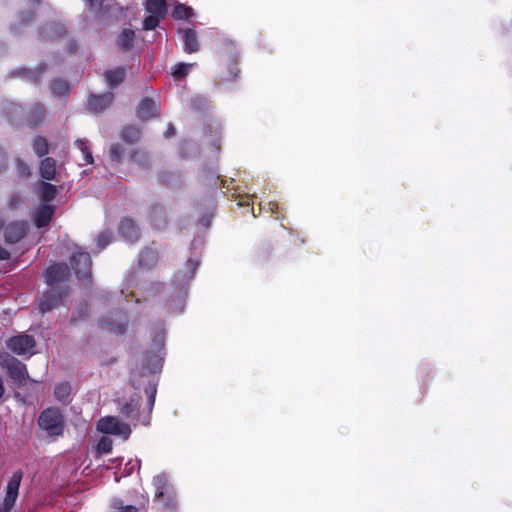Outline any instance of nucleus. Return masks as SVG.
<instances>
[{
	"label": "nucleus",
	"instance_id": "1",
	"mask_svg": "<svg viewBox=\"0 0 512 512\" xmlns=\"http://www.w3.org/2000/svg\"><path fill=\"white\" fill-rule=\"evenodd\" d=\"M156 336L155 334L153 338V349L144 353L141 366L132 369L129 377V382L134 389H144L150 405H153L156 399L157 382L154 380V374L160 364V350Z\"/></svg>",
	"mask_w": 512,
	"mask_h": 512
},
{
	"label": "nucleus",
	"instance_id": "2",
	"mask_svg": "<svg viewBox=\"0 0 512 512\" xmlns=\"http://www.w3.org/2000/svg\"><path fill=\"white\" fill-rule=\"evenodd\" d=\"M37 425L39 430L42 431L46 437L55 440L63 436L66 421L59 408L48 407L40 413Z\"/></svg>",
	"mask_w": 512,
	"mask_h": 512
},
{
	"label": "nucleus",
	"instance_id": "3",
	"mask_svg": "<svg viewBox=\"0 0 512 512\" xmlns=\"http://www.w3.org/2000/svg\"><path fill=\"white\" fill-rule=\"evenodd\" d=\"M0 366L7 370L9 377L19 387L29 379L26 365L7 352H0Z\"/></svg>",
	"mask_w": 512,
	"mask_h": 512
},
{
	"label": "nucleus",
	"instance_id": "4",
	"mask_svg": "<svg viewBox=\"0 0 512 512\" xmlns=\"http://www.w3.org/2000/svg\"><path fill=\"white\" fill-rule=\"evenodd\" d=\"M23 479V471L16 470L7 482L5 496L0 504V512H11L19 495V488Z\"/></svg>",
	"mask_w": 512,
	"mask_h": 512
},
{
	"label": "nucleus",
	"instance_id": "5",
	"mask_svg": "<svg viewBox=\"0 0 512 512\" xmlns=\"http://www.w3.org/2000/svg\"><path fill=\"white\" fill-rule=\"evenodd\" d=\"M68 287H51L39 299L38 308L40 312L47 313L57 308L68 294Z\"/></svg>",
	"mask_w": 512,
	"mask_h": 512
},
{
	"label": "nucleus",
	"instance_id": "6",
	"mask_svg": "<svg viewBox=\"0 0 512 512\" xmlns=\"http://www.w3.org/2000/svg\"><path fill=\"white\" fill-rule=\"evenodd\" d=\"M97 428L104 434L121 436L128 439L131 434V428L128 424L121 422L114 416H107L98 421Z\"/></svg>",
	"mask_w": 512,
	"mask_h": 512
},
{
	"label": "nucleus",
	"instance_id": "7",
	"mask_svg": "<svg viewBox=\"0 0 512 512\" xmlns=\"http://www.w3.org/2000/svg\"><path fill=\"white\" fill-rule=\"evenodd\" d=\"M100 327L116 335L124 334L128 327L127 316L121 311L110 313L100 321Z\"/></svg>",
	"mask_w": 512,
	"mask_h": 512
},
{
	"label": "nucleus",
	"instance_id": "8",
	"mask_svg": "<svg viewBox=\"0 0 512 512\" xmlns=\"http://www.w3.org/2000/svg\"><path fill=\"white\" fill-rule=\"evenodd\" d=\"M70 263L78 280L90 279L92 261L88 252L74 253L70 258Z\"/></svg>",
	"mask_w": 512,
	"mask_h": 512
},
{
	"label": "nucleus",
	"instance_id": "9",
	"mask_svg": "<svg viewBox=\"0 0 512 512\" xmlns=\"http://www.w3.org/2000/svg\"><path fill=\"white\" fill-rule=\"evenodd\" d=\"M70 276V269L66 263H56L49 266L45 272L47 285L54 287L58 283L65 282Z\"/></svg>",
	"mask_w": 512,
	"mask_h": 512
},
{
	"label": "nucleus",
	"instance_id": "10",
	"mask_svg": "<svg viewBox=\"0 0 512 512\" xmlns=\"http://www.w3.org/2000/svg\"><path fill=\"white\" fill-rule=\"evenodd\" d=\"M7 347L17 355H24L35 347V339L31 335L21 334L10 337L7 340Z\"/></svg>",
	"mask_w": 512,
	"mask_h": 512
},
{
	"label": "nucleus",
	"instance_id": "11",
	"mask_svg": "<svg viewBox=\"0 0 512 512\" xmlns=\"http://www.w3.org/2000/svg\"><path fill=\"white\" fill-rule=\"evenodd\" d=\"M114 101V94L106 92L101 95L90 94L87 99V109L94 114L102 113L109 108Z\"/></svg>",
	"mask_w": 512,
	"mask_h": 512
},
{
	"label": "nucleus",
	"instance_id": "12",
	"mask_svg": "<svg viewBox=\"0 0 512 512\" xmlns=\"http://www.w3.org/2000/svg\"><path fill=\"white\" fill-rule=\"evenodd\" d=\"M27 232L26 221L11 222L4 229V239L9 244H16L26 236Z\"/></svg>",
	"mask_w": 512,
	"mask_h": 512
},
{
	"label": "nucleus",
	"instance_id": "13",
	"mask_svg": "<svg viewBox=\"0 0 512 512\" xmlns=\"http://www.w3.org/2000/svg\"><path fill=\"white\" fill-rule=\"evenodd\" d=\"M145 12L148 13L143 20L144 30H153L160 23V0H146Z\"/></svg>",
	"mask_w": 512,
	"mask_h": 512
},
{
	"label": "nucleus",
	"instance_id": "14",
	"mask_svg": "<svg viewBox=\"0 0 512 512\" xmlns=\"http://www.w3.org/2000/svg\"><path fill=\"white\" fill-rule=\"evenodd\" d=\"M45 116V106L42 103L36 102L29 107L25 121L29 128H36L44 122Z\"/></svg>",
	"mask_w": 512,
	"mask_h": 512
},
{
	"label": "nucleus",
	"instance_id": "15",
	"mask_svg": "<svg viewBox=\"0 0 512 512\" xmlns=\"http://www.w3.org/2000/svg\"><path fill=\"white\" fill-rule=\"evenodd\" d=\"M118 232L126 241L135 242L138 240L140 232L138 226L133 220L124 218L120 221Z\"/></svg>",
	"mask_w": 512,
	"mask_h": 512
},
{
	"label": "nucleus",
	"instance_id": "16",
	"mask_svg": "<svg viewBox=\"0 0 512 512\" xmlns=\"http://www.w3.org/2000/svg\"><path fill=\"white\" fill-rule=\"evenodd\" d=\"M143 505L144 503L140 497H137V499L131 503H127L122 498H113L110 502L112 512H139Z\"/></svg>",
	"mask_w": 512,
	"mask_h": 512
},
{
	"label": "nucleus",
	"instance_id": "17",
	"mask_svg": "<svg viewBox=\"0 0 512 512\" xmlns=\"http://www.w3.org/2000/svg\"><path fill=\"white\" fill-rule=\"evenodd\" d=\"M54 216V207L50 204L41 205L34 215V223L37 228L47 227Z\"/></svg>",
	"mask_w": 512,
	"mask_h": 512
},
{
	"label": "nucleus",
	"instance_id": "18",
	"mask_svg": "<svg viewBox=\"0 0 512 512\" xmlns=\"http://www.w3.org/2000/svg\"><path fill=\"white\" fill-rule=\"evenodd\" d=\"M66 34V28L62 24L51 22L43 28L41 36L45 40L55 41L62 39Z\"/></svg>",
	"mask_w": 512,
	"mask_h": 512
},
{
	"label": "nucleus",
	"instance_id": "19",
	"mask_svg": "<svg viewBox=\"0 0 512 512\" xmlns=\"http://www.w3.org/2000/svg\"><path fill=\"white\" fill-rule=\"evenodd\" d=\"M179 33L182 35V42L186 52L195 53L199 50V43L195 30L191 28H185L179 30Z\"/></svg>",
	"mask_w": 512,
	"mask_h": 512
},
{
	"label": "nucleus",
	"instance_id": "20",
	"mask_svg": "<svg viewBox=\"0 0 512 512\" xmlns=\"http://www.w3.org/2000/svg\"><path fill=\"white\" fill-rule=\"evenodd\" d=\"M136 115L140 120H147L156 115L155 105L152 99H143L139 102Z\"/></svg>",
	"mask_w": 512,
	"mask_h": 512
},
{
	"label": "nucleus",
	"instance_id": "21",
	"mask_svg": "<svg viewBox=\"0 0 512 512\" xmlns=\"http://www.w3.org/2000/svg\"><path fill=\"white\" fill-rule=\"evenodd\" d=\"M125 76L126 71L121 67L106 70L104 72L105 80L107 81L110 88H115L120 85L125 80Z\"/></svg>",
	"mask_w": 512,
	"mask_h": 512
},
{
	"label": "nucleus",
	"instance_id": "22",
	"mask_svg": "<svg viewBox=\"0 0 512 512\" xmlns=\"http://www.w3.org/2000/svg\"><path fill=\"white\" fill-rule=\"evenodd\" d=\"M40 175L44 180H53L56 176V160L46 157L40 162Z\"/></svg>",
	"mask_w": 512,
	"mask_h": 512
},
{
	"label": "nucleus",
	"instance_id": "23",
	"mask_svg": "<svg viewBox=\"0 0 512 512\" xmlns=\"http://www.w3.org/2000/svg\"><path fill=\"white\" fill-rule=\"evenodd\" d=\"M47 65L45 63L39 64L34 71L26 68H21L16 71L20 76L25 77L33 83H38L41 79V75L46 71Z\"/></svg>",
	"mask_w": 512,
	"mask_h": 512
},
{
	"label": "nucleus",
	"instance_id": "24",
	"mask_svg": "<svg viewBox=\"0 0 512 512\" xmlns=\"http://www.w3.org/2000/svg\"><path fill=\"white\" fill-rule=\"evenodd\" d=\"M135 32L132 29H124L117 37V46L122 51H128L133 47Z\"/></svg>",
	"mask_w": 512,
	"mask_h": 512
},
{
	"label": "nucleus",
	"instance_id": "25",
	"mask_svg": "<svg viewBox=\"0 0 512 512\" xmlns=\"http://www.w3.org/2000/svg\"><path fill=\"white\" fill-rule=\"evenodd\" d=\"M71 390L69 382H60L54 387V396L59 402L66 404L69 402Z\"/></svg>",
	"mask_w": 512,
	"mask_h": 512
},
{
	"label": "nucleus",
	"instance_id": "26",
	"mask_svg": "<svg viewBox=\"0 0 512 512\" xmlns=\"http://www.w3.org/2000/svg\"><path fill=\"white\" fill-rule=\"evenodd\" d=\"M140 130L133 125L124 127L120 133L121 139L128 144H135L140 139Z\"/></svg>",
	"mask_w": 512,
	"mask_h": 512
},
{
	"label": "nucleus",
	"instance_id": "27",
	"mask_svg": "<svg viewBox=\"0 0 512 512\" xmlns=\"http://www.w3.org/2000/svg\"><path fill=\"white\" fill-rule=\"evenodd\" d=\"M32 148L38 157H44L49 153V143L43 136H36L32 140Z\"/></svg>",
	"mask_w": 512,
	"mask_h": 512
},
{
	"label": "nucleus",
	"instance_id": "28",
	"mask_svg": "<svg viewBox=\"0 0 512 512\" xmlns=\"http://www.w3.org/2000/svg\"><path fill=\"white\" fill-rule=\"evenodd\" d=\"M172 16L176 20H186L194 16V11L189 6L177 3L172 10Z\"/></svg>",
	"mask_w": 512,
	"mask_h": 512
},
{
	"label": "nucleus",
	"instance_id": "29",
	"mask_svg": "<svg viewBox=\"0 0 512 512\" xmlns=\"http://www.w3.org/2000/svg\"><path fill=\"white\" fill-rule=\"evenodd\" d=\"M40 196L44 202H51L57 196V188L51 183L41 182L40 184Z\"/></svg>",
	"mask_w": 512,
	"mask_h": 512
},
{
	"label": "nucleus",
	"instance_id": "30",
	"mask_svg": "<svg viewBox=\"0 0 512 512\" xmlns=\"http://www.w3.org/2000/svg\"><path fill=\"white\" fill-rule=\"evenodd\" d=\"M51 91L58 97L67 96L70 92V87L67 81L56 79L51 83Z\"/></svg>",
	"mask_w": 512,
	"mask_h": 512
},
{
	"label": "nucleus",
	"instance_id": "31",
	"mask_svg": "<svg viewBox=\"0 0 512 512\" xmlns=\"http://www.w3.org/2000/svg\"><path fill=\"white\" fill-rule=\"evenodd\" d=\"M75 146L83 153L85 164H92L94 162L87 140L77 139Z\"/></svg>",
	"mask_w": 512,
	"mask_h": 512
},
{
	"label": "nucleus",
	"instance_id": "32",
	"mask_svg": "<svg viewBox=\"0 0 512 512\" xmlns=\"http://www.w3.org/2000/svg\"><path fill=\"white\" fill-rule=\"evenodd\" d=\"M192 66H193V64L179 63L174 66V68L172 69L171 75L175 79H182L189 73Z\"/></svg>",
	"mask_w": 512,
	"mask_h": 512
},
{
	"label": "nucleus",
	"instance_id": "33",
	"mask_svg": "<svg viewBox=\"0 0 512 512\" xmlns=\"http://www.w3.org/2000/svg\"><path fill=\"white\" fill-rule=\"evenodd\" d=\"M113 235L109 230L102 231L97 237V246L100 250L106 248L112 241Z\"/></svg>",
	"mask_w": 512,
	"mask_h": 512
},
{
	"label": "nucleus",
	"instance_id": "34",
	"mask_svg": "<svg viewBox=\"0 0 512 512\" xmlns=\"http://www.w3.org/2000/svg\"><path fill=\"white\" fill-rule=\"evenodd\" d=\"M131 159L142 167L149 165V155L143 150H136L132 153Z\"/></svg>",
	"mask_w": 512,
	"mask_h": 512
},
{
	"label": "nucleus",
	"instance_id": "35",
	"mask_svg": "<svg viewBox=\"0 0 512 512\" xmlns=\"http://www.w3.org/2000/svg\"><path fill=\"white\" fill-rule=\"evenodd\" d=\"M90 10L96 14H102L107 11L104 3L105 0H85Z\"/></svg>",
	"mask_w": 512,
	"mask_h": 512
},
{
	"label": "nucleus",
	"instance_id": "36",
	"mask_svg": "<svg viewBox=\"0 0 512 512\" xmlns=\"http://www.w3.org/2000/svg\"><path fill=\"white\" fill-rule=\"evenodd\" d=\"M124 154V149L119 143L112 144L109 148V156L112 161L120 162Z\"/></svg>",
	"mask_w": 512,
	"mask_h": 512
},
{
	"label": "nucleus",
	"instance_id": "37",
	"mask_svg": "<svg viewBox=\"0 0 512 512\" xmlns=\"http://www.w3.org/2000/svg\"><path fill=\"white\" fill-rule=\"evenodd\" d=\"M113 443L112 440L108 437H102L98 444H97V450L100 453H110L112 451Z\"/></svg>",
	"mask_w": 512,
	"mask_h": 512
},
{
	"label": "nucleus",
	"instance_id": "38",
	"mask_svg": "<svg viewBox=\"0 0 512 512\" xmlns=\"http://www.w3.org/2000/svg\"><path fill=\"white\" fill-rule=\"evenodd\" d=\"M88 315V308L87 305H81L79 306L71 316V321L76 322L78 320H84Z\"/></svg>",
	"mask_w": 512,
	"mask_h": 512
},
{
	"label": "nucleus",
	"instance_id": "39",
	"mask_svg": "<svg viewBox=\"0 0 512 512\" xmlns=\"http://www.w3.org/2000/svg\"><path fill=\"white\" fill-rule=\"evenodd\" d=\"M138 403L134 400H131L128 403H125L121 408V413L126 417H129L131 413H133L137 409Z\"/></svg>",
	"mask_w": 512,
	"mask_h": 512
},
{
	"label": "nucleus",
	"instance_id": "40",
	"mask_svg": "<svg viewBox=\"0 0 512 512\" xmlns=\"http://www.w3.org/2000/svg\"><path fill=\"white\" fill-rule=\"evenodd\" d=\"M17 169L21 176L28 177L31 174L29 166L21 159L17 160Z\"/></svg>",
	"mask_w": 512,
	"mask_h": 512
},
{
	"label": "nucleus",
	"instance_id": "41",
	"mask_svg": "<svg viewBox=\"0 0 512 512\" xmlns=\"http://www.w3.org/2000/svg\"><path fill=\"white\" fill-rule=\"evenodd\" d=\"M21 203V198L18 195H12L8 198L7 206L9 209H16Z\"/></svg>",
	"mask_w": 512,
	"mask_h": 512
},
{
	"label": "nucleus",
	"instance_id": "42",
	"mask_svg": "<svg viewBox=\"0 0 512 512\" xmlns=\"http://www.w3.org/2000/svg\"><path fill=\"white\" fill-rule=\"evenodd\" d=\"M34 17H35V12L34 11H29L27 13H24L21 16V22L24 25L29 24V23H31L33 21Z\"/></svg>",
	"mask_w": 512,
	"mask_h": 512
},
{
	"label": "nucleus",
	"instance_id": "43",
	"mask_svg": "<svg viewBox=\"0 0 512 512\" xmlns=\"http://www.w3.org/2000/svg\"><path fill=\"white\" fill-rule=\"evenodd\" d=\"M69 54H73L77 51V42L75 40H70L67 44L66 48Z\"/></svg>",
	"mask_w": 512,
	"mask_h": 512
},
{
	"label": "nucleus",
	"instance_id": "44",
	"mask_svg": "<svg viewBox=\"0 0 512 512\" xmlns=\"http://www.w3.org/2000/svg\"><path fill=\"white\" fill-rule=\"evenodd\" d=\"M10 259V253L0 246V261Z\"/></svg>",
	"mask_w": 512,
	"mask_h": 512
},
{
	"label": "nucleus",
	"instance_id": "45",
	"mask_svg": "<svg viewBox=\"0 0 512 512\" xmlns=\"http://www.w3.org/2000/svg\"><path fill=\"white\" fill-rule=\"evenodd\" d=\"M5 169V155L0 152V172Z\"/></svg>",
	"mask_w": 512,
	"mask_h": 512
},
{
	"label": "nucleus",
	"instance_id": "46",
	"mask_svg": "<svg viewBox=\"0 0 512 512\" xmlns=\"http://www.w3.org/2000/svg\"><path fill=\"white\" fill-rule=\"evenodd\" d=\"M33 6H39L41 0H28Z\"/></svg>",
	"mask_w": 512,
	"mask_h": 512
},
{
	"label": "nucleus",
	"instance_id": "47",
	"mask_svg": "<svg viewBox=\"0 0 512 512\" xmlns=\"http://www.w3.org/2000/svg\"><path fill=\"white\" fill-rule=\"evenodd\" d=\"M166 2L165 0H162V4H161V7H162V13L164 12V10H166Z\"/></svg>",
	"mask_w": 512,
	"mask_h": 512
},
{
	"label": "nucleus",
	"instance_id": "48",
	"mask_svg": "<svg viewBox=\"0 0 512 512\" xmlns=\"http://www.w3.org/2000/svg\"><path fill=\"white\" fill-rule=\"evenodd\" d=\"M168 135H169V136L174 135V129H173L172 127H169V129H168Z\"/></svg>",
	"mask_w": 512,
	"mask_h": 512
},
{
	"label": "nucleus",
	"instance_id": "49",
	"mask_svg": "<svg viewBox=\"0 0 512 512\" xmlns=\"http://www.w3.org/2000/svg\"><path fill=\"white\" fill-rule=\"evenodd\" d=\"M145 254H146V255H148V254H149V251H146V252L142 253L141 259H139V262H140V263L143 261L142 259H143V257H144V255H145Z\"/></svg>",
	"mask_w": 512,
	"mask_h": 512
},
{
	"label": "nucleus",
	"instance_id": "50",
	"mask_svg": "<svg viewBox=\"0 0 512 512\" xmlns=\"http://www.w3.org/2000/svg\"><path fill=\"white\" fill-rule=\"evenodd\" d=\"M18 108H19V107H18V106H16V105H14V104H13V105H11V110H15V111H16Z\"/></svg>",
	"mask_w": 512,
	"mask_h": 512
},
{
	"label": "nucleus",
	"instance_id": "51",
	"mask_svg": "<svg viewBox=\"0 0 512 512\" xmlns=\"http://www.w3.org/2000/svg\"><path fill=\"white\" fill-rule=\"evenodd\" d=\"M155 496L160 497V492L158 490L155 491Z\"/></svg>",
	"mask_w": 512,
	"mask_h": 512
},
{
	"label": "nucleus",
	"instance_id": "52",
	"mask_svg": "<svg viewBox=\"0 0 512 512\" xmlns=\"http://www.w3.org/2000/svg\"><path fill=\"white\" fill-rule=\"evenodd\" d=\"M3 227V221L0 219V229Z\"/></svg>",
	"mask_w": 512,
	"mask_h": 512
}]
</instances>
